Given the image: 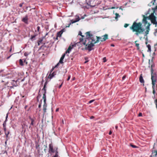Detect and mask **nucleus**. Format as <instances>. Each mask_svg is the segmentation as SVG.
I'll use <instances>...</instances> for the list:
<instances>
[{
    "label": "nucleus",
    "instance_id": "nucleus-1",
    "mask_svg": "<svg viewBox=\"0 0 157 157\" xmlns=\"http://www.w3.org/2000/svg\"><path fill=\"white\" fill-rule=\"evenodd\" d=\"M102 37L103 38H101L100 37L96 36L95 37L97 40H96L95 38L94 37L93 35L90 34V32H88L86 33V37L85 39L82 38H80V43L86 45V46H87L86 49L90 51L93 49L92 48L94 46V44L98 42L100 40L101 42L105 41L108 39V35L105 34Z\"/></svg>",
    "mask_w": 157,
    "mask_h": 157
},
{
    "label": "nucleus",
    "instance_id": "nucleus-2",
    "mask_svg": "<svg viewBox=\"0 0 157 157\" xmlns=\"http://www.w3.org/2000/svg\"><path fill=\"white\" fill-rule=\"evenodd\" d=\"M130 29L133 32H135V34L137 36L143 33L144 31V29L142 27V24L140 22H134Z\"/></svg>",
    "mask_w": 157,
    "mask_h": 157
},
{
    "label": "nucleus",
    "instance_id": "nucleus-3",
    "mask_svg": "<svg viewBox=\"0 0 157 157\" xmlns=\"http://www.w3.org/2000/svg\"><path fill=\"white\" fill-rule=\"evenodd\" d=\"M156 10H157V6L152 8V10L153 11V12L150 15V19L151 22L153 25H155V27H156L157 25V17H156L154 14L155 13Z\"/></svg>",
    "mask_w": 157,
    "mask_h": 157
},
{
    "label": "nucleus",
    "instance_id": "nucleus-4",
    "mask_svg": "<svg viewBox=\"0 0 157 157\" xmlns=\"http://www.w3.org/2000/svg\"><path fill=\"white\" fill-rule=\"evenodd\" d=\"M143 17L144 18L142 20V22L145 26L147 25L146 29L150 30V26L151 25V24L149 22L150 20V15L149 17H145L143 15Z\"/></svg>",
    "mask_w": 157,
    "mask_h": 157
},
{
    "label": "nucleus",
    "instance_id": "nucleus-5",
    "mask_svg": "<svg viewBox=\"0 0 157 157\" xmlns=\"http://www.w3.org/2000/svg\"><path fill=\"white\" fill-rule=\"evenodd\" d=\"M153 70L151 69V80L152 81V88H154L155 86V82L157 81L156 75L155 73H153Z\"/></svg>",
    "mask_w": 157,
    "mask_h": 157
},
{
    "label": "nucleus",
    "instance_id": "nucleus-6",
    "mask_svg": "<svg viewBox=\"0 0 157 157\" xmlns=\"http://www.w3.org/2000/svg\"><path fill=\"white\" fill-rule=\"evenodd\" d=\"M56 147H55L53 149V145L52 143H51L49 145V149L48 152L49 153H54L55 152V149H56Z\"/></svg>",
    "mask_w": 157,
    "mask_h": 157
},
{
    "label": "nucleus",
    "instance_id": "nucleus-7",
    "mask_svg": "<svg viewBox=\"0 0 157 157\" xmlns=\"http://www.w3.org/2000/svg\"><path fill=\"white\" fill-rule=\"evenodd\" d=\"M47 84V82H45L44 84L43 89H42V90L43 91V95L42 98H44L45 99V98H46V86Z\"/></svg>",
    "mask_w": 157,
    "mask_h": 157
},
{
    "label": "nucleus",
    "instance_id": "nucleus-8",
    "mask_svg": "<svg viewBox=\"0 0 157 157\" xmlns=\"http://www.w3.org/2000/svg\"><path fill=\"white\" fill-rule=\"evenodd\" d=\"M22 21L26 24H28V17L27 15L25 17L23 18Z\"/></svg>",
    "mask_w": 157,
    "mask_h": 157
},
{
    "label": "nucleus",
    "instance_id": "nucleus-9",
    "mask_svg": "<svg viewBox=\"0 0 157 157\" xmlns=\"http://www.w3.org/2000/svg\"><path fill=\"white\" fill-rule=\"evenodd\" d=\"M73 45H72V46H70L68 47L67 50L66 51L65 53L66 54L67 53H69L71 51V49L73 48Z\"/></svg>",
    "mask_w": 157,
    "mask_h": 157
},
{
    "label": "nucleus",
    "instance_id": "nucleus-10",
    "mask_svg": "<svg viewBox=\"0 0 157 157\" xmlns=\"http://www.w3.org/2000/svg\"><path fill=\"white\" fill-rule=\"evenodd\" d=\"M80 19L79 18V17H78V18H77L76 19V20H75V21H72V20L71 22L70 23V24L68 26H66V27H69L71 23H75V22H77V21H79Z\"/></svg>",
    "mask_w": 157,
    "mask_h": 157
},
{
    "label": "nucleus",
    "instance_id": "nucleus-11",
    "mask_svg": "<svg viewBox=\"0 0 157 157\" xmlns=\"http://www.w3.org/2000/svg\"><path fill=\"white\" fill-rule=\"evenodd\" d=\"M139 80L140 82L141 83H143L144 82V80L143 78L142 74H141L140 76Z\"/></svg>",
    "mask_w": 157,
    "mask_h": 157
},
{
    "label": "nucleus",
    "instance_id": "nucleus-12",
    "mask_svg": "<svg viewBox=\"0 0 157 157\" xmlns=\"http://www.w3.org/2000/svg\"><path fill=\"white\" fill-rule=\"evenodd\" d=\"M55 155L54 156H53L52 157H58V151L57 147H56V149H55Z\"/></svg>",
    "mask_w": 157,
    "mask_h": 157
},
{
    "label": "nucleus",
    "instance_id": "nucleus-13",
    "mask_svg": "<svg viewBox=\"0 0 157 157\" xmlns=\"http://www.w3.org/2000/svg\"><path fill=\"white\" fill-rule=\"evenodd\" d=\"M44 99V104L43 105V108H47V104H46V98H45V100L44 98H42Z\"/></svg>",
    "mask_w": 157,
    "mask_h": 157
},
{
    "label": "nucleus",
    "instance_id": "nucleus-14",
    "mask_svg": "<svg viewBox=\"0 0 157 157\" xmlns=\"http://www.w3.org/2000/svg\"><path fill=\"white\" fill-rule=\"evenodd\" d=\"M62 31H59V32H58L57 33V37H60L61 36V35L62 34Z\"/></svg>",
    "mask_w": 157,
    "mask_h": 157
},
{
    "label": "nucleus",
    "instance_id": "nucleus-15",
    "mask_svg": "<svg viewBox=\"0 0 157 157\" xmlns=\"http://www.w3.org/2000/svg\"><path fill=\"white\" fill-rule=\"evenodd\" d=\"M55 75L54 72L52 73V74H50L48 76V78L50 79H52Z\"/></svg>",
    "mask_w": 157,
    "mask_h": 157
},
{
    "label": "nucleus",
    "instance_id": "nucleus-16",
    "mask_svg": "<svg viewBox=\"0 0 157 157\" xmlns=\"http://www.w3.org/2000/svg\"><path fill=\"white\" fill-rule=\"evenodd\" d=\"M63 63V60L60 59L59 62L55 66V67H56L58 66L59 63Z\"/></svg>",
    "mask_w": 157,
    "mask_h": 157
},
{
    "label": "nucleus",
    "instance_id": "nucleus-17",
    "mask_svg": "<svg viewBox=\"0 0 157 157\" xmlns=\"http://www.w3.org/2000/svg\"><path fill=\"white\" fill-rule=\"evenodd\" d=\"M147 47L148 48V50H147L148 52H151V46L150 44H148L147 45Z\"/></svg>",
    "mask_w": 157,
    "mask_h": 157
},
{
    "label": "nucleus",
    "instance_id": "nucleus-18",
    "mask_svg": "<svg viewBox=\"0 0 157 157\" xmlns=\"http://www.w3.org/2000/svg\"><path fill=\"white\" fill-rule=\"evenodd\" d=\"M155 0H153V1H151V3H149L148 4V6H151L152 5L151 4H152V5H154V3L155 2Z\"/></svg>",
    "mask_w": 157,
    "mask_h": 157
},
{
    "label": "nucleus",
    "instance_id": "nucleus-19",
    "mask_svg": "<svg viewBox=\"0 0 157 157\" xmlns=\"http://www.w3.org/2000/svg\"><path fill=\"white\" fill-rule=\"evenodd\" d=\"M19 63H20V64L21 66L23 65V61L21 59H20L19 60Z\"/></svg>",
    "mask_w": 157,
    "mask_h": 157
},
{
    "label": "nucleus",
    "instance_id": "nucleus-20",
    "mask_svg": "<svg viewBox=\"0 0 157 157\" xmlns=\"http://www.w3.org/2000/svg\"><path fill=\"white\" fill-rule=\"evenodd\" d=\"M43 39H40L38 41V45H40V44L43 41Z\"/></svg>",
    "mask_w": 157,
    "mask_h": 157
},
{
    "label": "nucleus",
    "instance_id": "nucleus-21",
    "mask_svg": "<svg viewBox=\"0 0 157 157\" xmlns=\"http://www.w3.org/2000/svg\"><path fill=\"white\" fill-rule=\"evenodd\" d=\"M115 15H116V17H115V18L116 19H117L118 17H120V16L119 15V14H118V13H115Z\"/></svg>",
    "mask_w": 157,
    "mask_h": 157
},
{
    "label": "nucleus",
    "instance_id": "nucleus-22",
    "mask_svg": "<svg viewBox=\"0 0 157 157\" xmlns=\"http://www.w3.org/2000/svg\"><path fill=\"white\" fill-rule=\"evenodd\" d=\"M66 54L65 53L63 54L62 57H61L60 59L63 60V59H64L65 56V55Z\"/></svg>",
    "mask_w": 157,
    "mask_h": 157
},
{
    "label": "nucleus",
    "instance_id": "nucleus-23",
    "mask_svg": "<svg viewBox=\"0 0 157 157\" xmlns=\"http://www.w3.org/2000/svg\"><path fill=\"white\" fill-rule=\"evenodd\" d=\"M30 120H31V125H33L34 124L33 122H34V120L32 118H30Z\"/></svg>",
    "mask_w": 157,
    "mask_h": 157
},
{
    "label": "nucleus",
    "instance_id": "nucleus-24",
    "mask_svg": "<svg viewBox=\"0 0 157 157\" xmlns=\"http://www.w3.org/2000/svg\"><path fill=\"white\" fill-rule=\"evenodd\" d=\"M136 46L137 48L138 49H139V44L137 43H136Z\"/></svg>",
    "mask_w": 157,
    "mask_h": 157
},
{
    "label": "nucleus",
    "instance_id": "nucleus-25",
    "mask_svg": "<svg viewBox=\"0 0 157 157\" xmlns=\"http://www.w3.org/2000/svg\"><path fill=\"white\" fill-rule=\"evenodd\" d=\"M130 145L133 148H136L138 147L137 146H136L132 144H130Z\"/></svg>",
    "mask_w": 157,
    "mask_h": 157
},
{
    "label": "nucleus",
    "instance_id": "nucleus-26",
    "mask_svg": "<svg viewBox=\"0 0 157 157\" xmlns=\"http://www.w3.org/2000/svg\"><path fill=\"white\" fill-rule=\"evenodd\" d=\"M6 121H4V122L3 123V127H6Z\"/></svg>",
    "mask_w": 157,
    "mask_h": 157
},
{
    "label": "nucleus",
    "instance_id": "nucleus-27",
    "mask_svg": "<svg viewBox=\"0 0 157 157\" xmlns=\"http://www.w3.org/2000/svg\"><path fill=\"white\" fill-rule=\"evenodd\" d=\"M85 59L86 60V61L85 62V63H86L88 62L89 60H88V58L87 57H85Z\"/></svg>",
    "mask_w": 157,
    "mask_h": 157
},
{
    "label": "nucleus",
    "instance_id": "nucleus-28",
    "mask_svg": "<svg viewBox=\"0 0 157 157\" xmlns=\"http://www.w3.org/2000/svg\"><path fill=\"white\" fill-rule=\"evenodd\" d=\"M147 29V30H146V31L145 32V33H146V35L149 32V30H149L148 29Z\"/></svg>",
    "mask_w": 157,
    "mask_h": 157
},
{
    "label": "nucleus",
    "instance_id": "nucleus-29",
    "mask_svg": "<svg viewBox=\"0 0 157 157\" xmlns=\"http://www.w3.org/2000/svg\"><path fill=\"white\" fill-rule=\"evenodd\" d=\"M78 35H81L82 37H84V36L82 35V33L81 31H79L78 33Z\"/></svg>",
    "mask_w": 157,
    "mask_h": 157
},
{
    "label": "nucleus",
    "instance_id": "nucleus-30",
    "mask_svg": "<svg viewBox=\"0 0 157 157\" xmlns=\"http://www.w3.org/2000/svg\"><path fill=\"white\" fill-rule=\"evenodd\" d=\"M46 108H43L44 113H45L46 112Z\"/></svg>",
    "mask_w": 157,
    "mask_h": 157
},
{
    "label": "nucleus",
    "instance_id": "nucleus-31",
    "mask_svg": "<svg viewBox=\"0 0 157 157\" xmlns=\"http://www.w3.org/2000/svg\"><path fill=\"white\" fill-rule=\"evenodd\" d=\"M35 36H36L35 35H33V36H31V40H33V39L34 38H35Z\"/></svg>",
    "mask_w": 157,
    "mask_h": 157
},
{
    "label": "nucleus",
    "instance_id": "nucleus-32",
    "mask_svg": "<svg viewBox=\"0 0 157 157\" xmlns=\"http://www.w3.org/2000/svg\"><path fill=\"white\" fill-rule=\"evenodd\" d=\"M129 25V24H125L124 25V26L125 28H126Z\"/></svg>",
    "mask_w": 157,
    "mask_h": 157
},
{
    "label": "nucleus",
    "instance_id": "nucleus-33",
    "mask_svg": "<svg viewBox=\"0 0 157 157\" xmlns=\"http://www.w3.org/2000/svg\"><path fill=\"white\" fill-rule=\"evenodd\" d=\"M94 101V100H90V101H89V104L91 103H92V102H93V101Z\"/></svg>",
    "mask_w": 157,
    "mask_h": 157
},
{
    "label": "nucleus",
    "instance_id": "nucleus-34",
    "mask_svg": "<svg viewBox=\"0 0 157 157\" xmlns=\"http://www.w3.org/2000/svg\"><path fill=\"white\" fill-rule=\"evenodd\" d=\"M103 60L104 62H105L106 61V58L105 57L103 58Z\"/></svg>",
    "mask_w": 157,
    "mask_h": 157
},
{
    "label": "nucleus",
    "instance_id": "nucleus-35",
    "mask_svg": "<svg viewBox=\"0 0 157 157\" xmlns=\"http://www.w3.org/2000/svg\"><path fill=\"white\" fill-rule=\"evenodd\" d=\"M29 54L27 52H25L24 53V55L25 56H27Z\"/></svg>",
    "mask_w": 157,
    "mask_h": 157
},
{
    "label": "nucleus",
    "instance_id": "nucleus-36",
    "mask_svg": "<svg viewBox=\"0 0 157 157\" xmlns=\"http://www.w3.org/2000/svg\"><path fill=\"white\" fill-rule=\"evenodd\" d=\"M37 29L38 32H39L40 31V27L39 26H37Z\"/></svg>",
    "mask_w": 157,
    "mask_h": 157
},
{
    "label": "nucleus",
    "instance_id": "nucleus-37",
    "mask_svg": "<svg viewBox=\"0 0 157 157\" xmlns=\"http://www.w3.org/2000/svg\"><path fill=\"white\" fill-rule=\"evenodd\" d=\"M155 86L154 87V88H152L153 89V94H155Z\"/></svg>",
    "mask_w": 157,
    "mask_h": 157
},
{
    "label": "nucleus",
    "instance_id": "nucleus-38",
    "mask_svg": "<svg viewBox=\"0 0 157 157\" xmlns=\"http://www.w3.org/2000/svg\"><path fill=\"white\" fill-rule=\"evenodd\" d=\"M142 116V113H140L138 114L139 117H141V116Z\"/></svg>",
    "mask_w": 157,
    "mask_h": 157
},
{
    "label": "nucleus",
    "instance_id": "nucleus-39",
    "mask_svg": "<svg viewBox=\"0 0 157 157\" xmlns=\"http://www.w3.org/2000/svg\"><path fill=\"white\" fill-rule=\"evenodd\" d=\"M8 117V113H7V114H6V117L5 121H7V119Z\"/></svg>",
    "mask_w": 157,
    "mask_h": 157
},
{
    "label": "nucleus",
    "instance_id": "nucleus-40",
    "mask_svg": "<svg viewBox=\"0 0 157 157\" xmlns=\"http://www.w3.org/2000/svg\"><path fill=\"white\" fill-rule=\"evenodd\" d=\"M71 78V76L70 75H69L68 76V78L67 79V81H68L69 80V79H70Z\"/></svg>",
    "mask_w": 157,
    "mask_h": 157
},
{
    "label": "nucleus",
    "instance_id": "nucleus-41",
    "mask_svg": "<svg viewBox=\"0 0 157 157\" xmlns=\"http://www.w3.org/2000/svg\"><path fill=\"white\" fill-rule=\"evenodd\" d=\"M9 134V132H8L7 133H5V134L6 136L7 137L8 136V134Z\"/></svg>",
    "mask_w": 157,
    "mask_h": 157
},
{
    "label": "nucleus",
    "instance_id": "nucleus-42",
    "mask_svg": "<svg viewBox=\"0 0 157 157\" xmlns=\"http://www.w3.org/2000/svg\"><path fill=\"white\" fill-rule=\"evenodd\" d=\"M84 16H86V15H84V16H82L81 17V19H84Z\"/></svg>",
    "mask_w": 157,
    "mask_h": 157
},
{
    "label": "nucleus",
    "instance_id": "nucleus-43",
    "mask_svg": "<svg viewBox=\"0 0 157 157\" xmlns=\"http://www.w3.org/2000/svg\"><path fill=\"white\" fill-rule=\"evenodd\" d=\"M155 102L156 107V108H157V99L155 101Z\"/></svg>",
    "mask_w": 157,
    "mask_h": 157
},
{
    "label": "nucleus",
    "instance_id": "nucleus-44",
    "mask_svg": "<svg viewBox=\"0 0 157 157\" xmlns=\"http://www.w3.org/2000/svg\"><path fill=\"white\" fill-rule=\"evenodd\" d=\"M23 3H21L19 4V6L21 7L22 6Z\"/></svg>",
    "mask_w": 157,
    "mask_h": 157
},
{
    "label": "nucleus",
    "instance_id": "nucleus-45",
    "mask_svg": "<svg viewBox=\"0 0 157 157\" xmlns=\"http://www.w3.org/2000/svg\"><path fill=\"white\" fill-rule=\"evenodd\" d=\"M125 78V76H124L122 77V79H123V80H124V78Z\"/></svg>",
    "mask_w": 157,
    "mask_h": 157
},
{
    "label": "nucleus",
    "instance_id": "nucleus-46",
    "mask_svg": "<svg viewBox=\"0 0 157 157\" xmlns=\"http://www.w3.org/2000/svg\"><path fill=\"white\" fill-rule=\"evenodd\" d=\"M4 130L5 131V132L6 131V127H4Z\"/></svg>",
    "mask_w": 157,
    "mask_h": 157
},
{
    "label": "nucleus",
    "instance_id": "nucleus-47",
    "mask_svg": "<svg viewBox=\"0 0 157 157\" xmlns=\"http://www.w3.org/2000/svg\"><path fill=\"white\" fill-rule=\"evenodd\" d=\"M112 132L111 131H110V132H109V135H110L111 134H112Z\"/></svg>",
    "mask_w": 157,
    "mask_h": 157
},
{
    "label": "nucleus",
    "instance_id": "nucleus-48",
    "mask_svg": "<svg viewBox=\"0 0 157 157\" xmlns=\"http://www.w3.org/2000/svg\"><path fill=\"white\" fill-rule=\"evenodd\" d=\"M94 117L93 116H91L90 117V119H92L93 118H94Z\"/></svg>",
    "mask_w": 157,
    "mask_h": 157
},
{
    "label": "nucleus",
    "instance_id": "nucleus-49",
    "mask_svg": "<svg viewBox=\"0 0 157 157\" xmlns=\"http://www.w3.org/2000/svg\"><path fill=\"white\" fill-rule=\"evenodd\" d=\"M14 86H11L10 87V88H13V87ZM14 86H16V85H14Z\"/></svg>",
    "mask_w": 157,
    "mask_h": 157
},
{
    "label": "nucleus",
    "instance_id": "nucleus-50",
    "mask_svg": "<svg viewBox=\"0 0 157 157\" xmlns=\"http://www.w3.org/2000/svg\"><path fill=\"white\" fill-rule=\"evenodd\" d=\"M41 106V104H39V105H38V107L40 108Z\"/></svg>",
    "mask_w": 157,
    "mask_h": 157
},
{
    "label": "nucleus",
    "instance_id": "nucleus-51",
    "mask_svg": "<svg viewBox=\"0 0 157 157\" xmlns=\"http://www.w3.org/2000/svg\"><path fill=\"white\" fill-rule=\"evenodd\" d=\"M111 8V9H114L115 8V7H112Z\"/></svg>",
    "mask_w": 157,
    "mask_h": 157
},
{
    "label": "nucleus",
    "instance_id": "nucleus-52",
    "mask_svg": "<svg viewBox=\"0 0 157 157\" xmlns=\"http://www.w3.org/2000/svg\"><path fill=\"white\" fill-rule=\"evenodd\" d=\"M61 31H62V33H63V32H64V29H62Z\"/></svg>",
    "mask_w": 157,
    "mask_h": 157
},
{
    "label": "nucleus",
    "instance_id": "nucleus-53",
    "mask_svg": "<svg viewBox=\"0 0 157 157\" xmlns=\"http://www.w3.org/2000/svg\"><path fill=\"white\" fill-rule=\"evenodd\" d=\"M59 109L58 108H57L56 109V111L57 112L59 111Z\"/></svg>",
    "mask_w": 157,
    "mask_h": 157
},
{
    "label": "nucleus",
    "instance_id": "nucleus-54",
    "mask_svg": "<svg viewBox=\"0 0 157 157\" xmlns=\"http://www.w3.org/2000/svg\"><path fill=\"white\" fill-rule=\"evenodd\" d=\"M62 84L60 85L59 87V88H60L61 87V86H62Z\"/></svg>",
    "mask_w": 157,
    "mask_h": 157
},
{
    "label": "nucleus",
    "instance_id": "nucleus-55",
    "mask_svg": "<svg viewBox=\"0 0 157 157\" xmlns=\"http://www.w3.org/2000/svg\"><path fill=\"white\" fill-rule=\"evenodd\" d=\"M55 67H53V68H52V70H51V71H52L53 70H54V68H55Z\"/></svg>",
    "mask_w": 157,
    "mask_h": 157
},
{
    "label": "nucleus",
    "instance_id": "nucleus-56",
    "mask_svg": "<svg viewBox=\"0 0 157 157\" xmlns=\"http://www.w3.org/2000/svg\"><path fill=\"white\" fill-rule=\"evenodd\" d=\"M117 128H118V126H117L116 125V126H115V128H116V129H117Z\"/></svg>",
    "mask_w": 157,
    "mask_h": 157
},
{
    "label": "nucleus",
    "instance_id": "nucleus-57",
    "mask_svg": "<svg viewBox=\"0 0 157 157\" xmlns=\"http://www.w3.org/2000/svg\"><path fill=\"white\" fill-rule=\"evenodd\" d=\"M27 105H26V106H25V109H26L27 108Z\"/></svg>",
    "mask_w": 157,
    "mask_h": 157
},
{
    "label": "nucleus",
    "instance_id": "nucleus-58",
    "mask_svg": "<svg viewBox=\"0 0 157 157\" xmlns=\"http://www.w3.org/2000/svg\"><path fill=\"white\" fill-rule=\"evenodd\" d=\"M155 32L157 33V29H155Z\"/></svg>",
    "mask_w": 157,
    "mask_h": 157
},
{
    "label": "nucleus",
    "instance_id": "nucleus-59",
    "mask_svg": "<svg viewBox=\"0 0 157 157\" xmlns=\"http://www.w3.org/2000/svg\"><path fill=\"white\" fill-rule=\"evenodd\" d=\"M151 11V10H150V9H149L148 10V13H149Z\"/></svg>",
    "mask_w": 157,
    "mask_h": 157
},
{
    "label": "nucleus",
    "instance_id": "nucleus-60",
    "mask_svg": "<svg viewBox=\"0 0 157 157\" xmlns=\"http://www.w3.org/2000/svg\"><path fill=\"white\" fill-rule=\"evenodd\" d=\"M44 152H46V148L44 149Z\"/></svg>",
    "mask_w": 157,
    "mask_h": 157
},
{
    "label": "nucleus",
    "instance_id": "nucleus-61",
    "mask_svg": "<svg viewBox=\"0 0 157 157\" xmlns=\"http://www.w3.org/2000/svg\"><path fill=\"white\" fill-rule=\"evenodd\" d=\"M111 46L113 47L114 46V45L113 44H111Z\"/></svg>",
    "mask_w": 157,
    "mask_h": 157
},
{
    "label": "nucleus",
    "instance_id": "nucleus-62",
    "mask_svg": "<svg viewBox=\"0 0 157 157\" xmlns=\"http://www.w3.org/2000/svg\"><path fill=\"white\" fill-rule=\"evenodd\" d=\"M75 79V78H73V80H74Z\"/></svg>",
    "mask_w": 157,
    "mask_h": 157
},
{
    "label": "nucleus",
    "instance_id": "nucleus-63",
    "mask_svg": "<svg viewBox=\"0 0 157 157\" xmlns=\"http://www.w3.org/2000/svg\"><path fill=\"white\" fill-rule=\"evenodd\" d=\"M58 37H57H57H56V40H58Z\"/></svg>",
    "mask_w": 157,
    "mask_h": 157
},
{
    "label": "nucleus",
    "instance_id": "nucleus-64",
    "mask_svg": "<svg viewBox=\"0 0 157 157\" xmlns=\"http://www.w3.org/2000/svg\"><path fill=\"white\" fill-rule=\"evenodd\" d=\"M36 149H37V148H38V147H37V146H36Z\"/></svg>",
    "mask_w": 157,
    "mask_h": 157
}]
</instances>
